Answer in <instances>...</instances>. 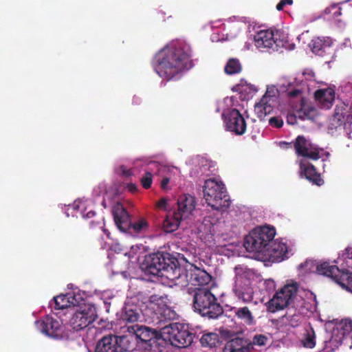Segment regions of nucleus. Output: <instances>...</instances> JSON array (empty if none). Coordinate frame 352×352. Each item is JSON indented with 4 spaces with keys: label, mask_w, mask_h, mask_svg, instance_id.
<instances>
[{
    "label": "nucleus",
    "mask_w": 352,
    "mask_h": 352,
    "mask_svg": "<svg viewBox=\"0 0 352 352\" xmlns=\"http://www.w3.org/2000/svg\"><path fill=\"white\" fill-rule=\"evenodd\" d=\"M153 64L160 77L172 80L183 71L192 67L190 47L182 43H170L155 54Z\"/></svg>",
    "instance_id": "obj_1"
},
{
    "label": "nucleus",
    "mask_w": 352,
    "mask_h": 352,
    "mask_svg": "<svg viewBox=\"0 0 352 352\" xmlns=\"http://www.w3.org/2000/svg\"><path fill=\"white\" fill-rule=\"evenodd\" d=\"M182 267L177 258L170 253L157 252L146 258L145 271L153 276L165 277L175 282L179 277Z\"/></svg>",
    "instance_id": "obj_2"
},
{
    "label": "nucleus",
    "mask_w": 352,
    "mask_h": 352,
    "mask_svg": "<svg viewBox=\"0 0 352 352\" xmlns=\"http://www.w3.org/2000/svg\"><path fill=\"white\" fill-rule=\"evenodd\" d=\"M195 311L204 317L215 319L223 314V308L210 287L195 288L193 295Z\"/></svg>",
    "instance_id": "obj_3"
},
{
    "label": "nucleus",
    "mask_w": 352,
    "mask_h": 352,
    "mask_svg": "<svg viewBox=\"0 0 352 352\" xmlns=\"http://www.w3.org/2000/svg\"><path fill=\"white\" fill-rule=\"evenodd\" d=\"M159 323L163 339L168 340L173 346L186 348L192 343L194 336L184 324L171 322L166 318Z\"/></svg>",
    "instance_id": "obj_4"
},
{
    "label": "nucleus",
    "mask_w": 352,
    "mask_h": 352,
    "mask_svg": "<svg viewBox=\"0 0 352 352\" xmlns=\"http://www.w3.org/2000/svg\"><path fill=\"white\" fill-rule=\"evenodd\" d=\"M204 197L208 205L216 210L225 211L231 204L225 185L213 179L205 182Z\"/></svg>",
    "instance_id": "obj_5"
},
{
    "label": "nucleus",
    "mask_w": 352,
    "mask_h": 352,
    "mask_svg": "<svg viewBox=\"0 0 352 352\" xmlns=\"http://www.w3.org/2000/svg\"><path fill=\"white\" fill-rule=\"evenodd\" d=\"M276 230L270 226H263L253 229L245 237L244 247L248 252L263 254L273 243Z\"/></svg>",
    "instance_id": "obj_6"
},
{
    "label": "nucleus",
    "mask_w": 352,
    "mask_h": 352,
    "mask_svg": "<svg viewBox=\"0 0 352 352\" xmlns=\"http://www.w3.org/2000/svg\"><path fill=\"white\" fill-rule=\"evenodd\" d=\"M212 276L204 270L189 263L181 268L179 277L176 280L175 284L182 286L193 285L195 288L210 287Z\"/></svg>",
    "instance_id": "obj_7"
},
{
    "label": "nucleus",
    "mask_w": 352,
    "mask_h": 352,
    "mask_svg": "<svg viewBox=\"0 0 352 352\" xmlns=\"http://www.w3.org/2000/svg\"><path fill=\"white\" fill-rule=\"evenodd\" d=\"M152 322L157 325L156 328H151L143 325L131 324L127 326V331L135 333L136 337L144 342L149 347L150 351H155V347L157 346V341L163 338L162 333L159 326L160 322L164 321L158 316V314L154 312L153 316L151 317Z\"/></svg>",
    "instance_id": "obj_8"
},
{
    "label": "nucleus",
    "mask_w": 352,
    "mask_h": 352,
    "mask_svg": "<svg viewBox=\"0 0 352 352\" xmlns=\"http://www.w3.org/2000/svg\"><path fill=\"white\" fill-rule=\"evenodd\" d=\"M299 285L296 282L287 283L276 292L266 304L268 311L275 313L294 303Z\"/></svg>",
    "instance_id": "obj_9"
},
{
    "label": "nucleus",
    "mask_w": 352,
    "mask_h": 352,
    "mask_svg": "<svg viewBox=\"0 0 352 352\" xmlns=\"http://www.w3.org/2000/svg\"><path fill=\"white\" fill-rule=\"evenodd\" d=\"M256 47L262 51H278L280 47L287 48V41L284 34L278 30H263L254 36Z\"/></svg>",
    "instance_id": "obj_10"
},
{
    "label": "nucleus",
    "mask_w": 352,
    "mask_h": 352,
    "mask_svg": "<svg viewBox=\"0 0 352 352\" xmlns=\"http://www.w3.org/2000/svg\"><path fill=\"white\" fill-rule=\"evenodd\" d=\"M318 274L330 278L342 288L352 292V272L349 270H340L336 265L329 262H322L316 265Z\"/></svg>",
    "instance_id": "obj_11"
},
{
    "label": "nucleus",
    "mask_w": 352,
    "mask_h": 352,
    "mask_svg": "<svg viewBox=\"0 0 352 352\" xmlns=\"http://www.w3.org/2000/svg\"><path fill=\"white\" fill-rule=\"evenodd\" d=\"M96 308L91 304L79 306L69 320L70 326L74 331H80L94 322L97 318Z\"/></svg>",
    "instance_id": "obj_12"
},
{
    "label": "nucleus",
    "mask_w": 352,
    "mask_h": 352,
    "mask_svg": "<svg viewBox=\"0 0 352 352\" xmlns=\"http://www.w3.org/2000/svg\"><path fill=\"white\" fill-rule=\"evenodd\" d=\"M112 214L116 226L121 231L124 232L131 227L135 232L139 233L148 228L147 222L143 219L131 224L129 215L122 205L115 206L113 208Z\"/></svg>",
    "instance_id": "obj_13"
},
{
    "label": "nucleus",
    "mask_w": 352,
    "mask_h": 352,
    "mask_svg": "<svg viewBox=\"0 0 352 352\" xmlns=\"http://www.w3.org/2000/svg\"><path fill=\"white\" fill-rule=\"evenodd\" d=\"M36 329L42 333L55 339L63 337L65 327L62 321L51 316H45L35 322Z\"/></svg>",
    "instance_id": "obj_14"
},
{
    "label": "nucleus",
    "mask_w": 352,
    "mask_h": 352,
    "mask_svg": "<svg viewBox=\"0 0 352 352\" xmlns=\"http://www.w3.org/2000/svg\"><path fill=\"white\" fill-rule=\"evenodd\" d=\"M222 116L227 131L236 135H242L245 133L246 121L239 110L236 109H228L223 113Z\"/></svg>",
    "instance_id": "obj_15"
},
{
    "label": "nucleus",
    "mask_w": 352,
    "mask_h": 352,
    "mask_svg": "<svg viewBox=\"0 0 352 352\" xmlns=\"http://www.w3.org/2000/svg\"><path fill=\"white\" fill-rule=\"evenodd\" d=\"M351 109V107L343 102L336 104L334 113L329 120V129L333 130L339 127L344 129L346 125H350L352 123Z\"/></svg>",
    "instance_id": "obj_16"
},
{
    "label": "nucleus",
    "mask_w": 352,
    "mask_h": 352,
    "mask_svg": "<svg viewBox=\"0 0 352 352\" xmlns=\"http://www.w3.org/2000/svg\"><path fill=\"white\" fill-rule=\"evenodd\" d=\"M124 339V337L111 334L103 336L98 341L95 352H126Z\"/></svg>",
    "instance_id": "obj_17"
},
{
    "label": "nucleus",
    "mask_w": 352,
    "mask_h": 352,
    "mask_svg": "<svg viewBox=\"0 0 352 352\" xmlns=\"http://www.w3.org/2000/svg\"><path fill=\"white\" fill-rule=\"evenodd\" d=\"M294 147L296 154L311 160H318L320 159V150L318 147L313 145L309 140H307L302 135H298L294 142Z\"/></svg>",
    "instance_id": "obj_18"
},
{
    "label": "nucleus",
    "mask_w": 352,
    "mask_h": 352,
    "mask_svg": "<svg viewBox=\"0 0 352 352\" xmlns=\"http://www.w3.org/2000/svg\"><path fill=\"white\" fill-rule=\"evenodd\" d=\"M275 100L276 95L274 90L270 91L267 89L259 102L254 106V111L259 118H264L273 111V104Z\"/></svg>",
    "instance_id": "obj_19"
},
{
    "label": "nucleus",
    "mask_w": 352,
    "mask_h": 352,
    "mask_svg": "<svg viewBox=\"0 0 352 352\" xmlns=\"http://www.w3.org/2000/svg\"><path fill=\"white\" fill-rule=\"evenodd\" d=\"M194 197L190 195H182L177 200V208L173 210L184 220L192 214L195 208Z\"/></svg>",
    "instance_id": "obj_20"
},
{
    "label": "nucleus",
    "mask_w": 352,
    "mask_h": 352,
    "mask_svg": "<svg viewBox=\"0 0 352 352\" xmlns=\"http://www.w3.org/2000/svg\"><path fill=\"white\" fill-rule=\"evenodd\" d=\"M236 296L244 302H250L254 298V290L250 286L249 280H242V278H237L233 287Z\"/></svg>",
    "instance_id": "obj_21"
},
{
    "label": "nucleus",
    "mask_w": 352,
    "mask_h": 352,
    "mask_svg": "<svg viewBox=\"0 0 352 352\" xmlns=\"http://www.w3.org/2000/svg\"><path fill=\"white\" fill-rule=\"evenodd\" d=\"M253 350L251 341L243 338L236 337L225 344L223 352H250Z\"/></svg>",
    "instance_id": "obj_22"
},
{
    "label": "nucleus",
    "mask_w": 352,
    "mask_h": 352,
    "mask_svg": "<svg viewBox=\"0 0 352 352\" xmlns=\"http://www.w3.org/2000/svg\"><path fill=\"white\" fill-rule=\"evenodd\" d=\"M300 175H304L312 184L318 186L324 184V180L322 179L320 174L316 171L315 166L312 164L301 160L300 162Z\"/></svg>",
    "instance_id": "obj_23"
},
{
    "label": "nucleus",
    "mask_w": 352,
    "mask_h": 352,
    "mask_svg": "<svg viewBox=\"0 0 352 352\" xmlns=\"http://www.w3.org/2000/svg\"><path fill=\"white\" fill-rule=\"evenodd\" d=\"M287 247L285 243L274 241L269 245L264 252V254L268 256L270 258L280 262L287 258Z\"/></svg>",
    "instance_id": "obj_24"
},
{
    "label": "nucleus",
    "mask_w": 352,
    "mask_h": 352,
    "mask_svg": "<svg viewBox=\"0 0 352 352\" xmlns=\"http://www.w3.org/2000/svg\"><path fill=\"white\" fill-rule=\"evenodd\" d=\"M231 311L234 313L237 320L248 326L254 325L256 323L255 318L248 306L241 307H232Z\"/></svg>",
    "instance_id": "obj_25"
},
{
    "label": "nucleus",
    "mask_w": 352,
    "mask_h": 352,
    "mask_svg": "<svg viewBox=\"0 0 352 352\" xmlns=\"http://www.w3.org/2000/svg\"><path fill=\"white\" fill-rule=\"evenodd\" d=\"M333 43V40L329 36H318L314 38L309 44L311 51L318 55H322L327 47H329Z\"/></svg>",
    "instance_id": "obj_26"
},
{
    "label": "nucleus",
    "mask_w": 352,
    "mask_h": 352,
    "mask_svg": "<svg viewBox=\"0 0 352 352\" xmlns=\"http://www.w3.org/2000/svg\"><path fill=\"white\" fill-rule=\"evenodd\" d=\"M316 101L321 104L322 108L329 109L335 98V93L331 89H318L314 93Z\"/></svg>",
    "instance_id": "obj_27"
},
{
    "label": "nucleus",
    "mask_w": 352,
    "mask_h": 352,
    "mask_svg": "<svg viewBox=\"0 0 352 352\" xmlns=\"http://www.w3.org/2000/svg\"><path fill=\"white\" fill-rule=\"evenodd\" d=\"M183 220L181 216L173 210L168 212L165 219L163 221V230L166 232H173L177 230L181 221Z\"/></svg>",
    "instance_id": "obj_28"
},
{
    "label": "nucleus",
    "mask_w": 352,
    "mask_h": 352,
    "mask_svg": "<svg viewBox=\"0 0 352 352\" xmlns=\"http://www.w3.org/2000/svg\"><path fill=\"white\" fill-rule=\"evenodd\" d=\"M54 309H63L67 307L78 305V301L74 295L71 294H60L54 298Z\"/></svg>",
    "instance_id": "obj_29"
},
{
    "label": "nucleus",
    "mask_w": 352,
    "mask_h": 352,
    "mask_svg": "<svg viewBox=\"0 0 352 352\" xmlns=\"http://www.w3.org/2000/svg\"><path fill=\"white\" fill-rule=\"evenodd\" d=\"M167 297L166 296L159 295V294H153L148 298V306L151 309H155V307H157V310H155L153 312H156L158 314V316L161 318L162 313L161 310L163 309L166 305V300ZM154 313H153V314Z\"/></svg>",
    "instance_id": "obj_30"
},
{
    "label": "nucleus",
    "mask_w": 352,
    "mask_h": 352,
    "mask_svg": "<svg viewBox=\"0 0 352 352\" xmlns=\"http://www.w3.org/2000/svg\"><path fill=\"white\" fill-rule=\"evenodd\" d=\"M140 318L138 310L133 309L131 306H126L122 315V320L126 323V327L129 323H135Z\"/></svg>",
    "instance_id": "obj_31"
},
{
    "label": "nucleus",
    "mask_w": 352,
    "mask_h": 352,
    "mask_svg": "<svg viewBox=\"0 0 352 352\" xmlns=\"http://www.w3.org/2000/svg\"><path fill=\"white\" fill-rule=\"evenodd\" d=\"M200 342L202 346L214 348L219 344L220 338L216 333H206L201 336Z\"/></svg>",
    "instance_id": "obj_32"
},
{
    "label": "nucleus",
    "mask_w": 352,
    "mask_h": 352,
    "mask_svg": "<svg viewBox=\"0 0 352 352\" xmlns=\"http://www.w3.org/2000/svg\"><path fill=\"white\" fill-rule=\"evenodd\" d=\"M301 342L305 348L312 349L316 346V334L312 327L310 326L306 329Z\"/></svg>",
    "instance_id": "obj_33"
},
{
    "label": "nucleus",
    "mask_w": 352,
    "mask_h": 352,
    "mask_svg": "<svg viewBox=\"0 0 352 352\" xmlns=\"http://www.w3.org/2000/svg\"><path fill=\"white\" fill-rule=\"evenodd\" d=\"M242 70V66L237 58H230L228 60L224 71L228 75L239 74Z\"/></svg>",
    "instance_id": "obj_34"
},
{
    "label": "nucleus",
    "mask_w": 352,
    "mask_h": 352,
    "mask_svg": "<svg viewBox=\"0 0 352 352\" xmlns=\"http://www.w3.org/2000/svg\"><path fill=\"white\" fill-rule=\"evenodd\" d=\"M324 13L330 14L333 19H336L342 15V8L338 4H332L325 8Z\"/></svg>",
    "instance_id": "obj_35"
},
{
    "label": "nucleus",
    "mask_w": 352,
    "mask_h": 352,
    "mask_svg": "<svg viewBox=\"0 0 352 352\" xmlns=\"http://www.w3.org/2000/svg\"><path fill=\"white\" fill-rule=\"evenodd\" d=\"M300 305H297V307L296 305L292 306V308H289L288 311L287 312V315L289 316H297L300 314H303L305 313V306H303V304H305V301L303 300H300Z\"/></svg>",
    "instance_id": "obj_36"
},
{
    "label": "nucleus",
    "mask_w": 352,
    "mask_h": 352,
    "mask_svg": "<svg viewBox=\"0 0 352 352\" xmlns=\"http://www.w3.org/2000/svg\"><path fill=\"white\" fill-rule=\"evenodd\" d=\"M140 183L145 189L151 188L153 183V175L150 171H146L140 179Z\"/></svg>",
    "instance_id": "obj_37"
},
{
    "label": "nucleus",
    "mask_w": 352,
    "mask_h": 352,
    "mask_svg": "<svg viewBox=\"0 0 352 352\" xmlns=\"http://www.w3.org/2000/svg\"><path fill=\"white\" fill-rule=\"evenodd\" d=\"M268 340V338L266 336L263 334H256L253 338L252 341H251L252 346L254 347V345L258 346H265Z\"/></svg>",
    "instance_id": "obj_38"
},
{
    "label": "nucleus",
    "mask_w": 352,
    "mask_h": 352,
    "mask_svg": "<svg viewBox=\"0 0 352 352\" xmlns=\"http://www.w3.org/2000/svg\"><path fill=\"white\" fill-rule=\"evenodd\" d=\"M341 329L343 334H347L352 331V320L344 319L340 322Z\"/></svg>",
    "instance_id": "obj_39"
},
{
    "label": "nucleus",
    "mask_w": 352,
    "mask_h": 352,
    "mask_svg": "<svg viewBox=\"0 0 352 352\" xmlns=\"http://www.w3.org/2000/svg\"><path fill=\"white\" fill-rule=\"evenodd\" d=\"M302 91L298 88H289L287 90V95L291 98H295L300 96Z\"/></svg>",
    "instance_id": "obj_40"
},
{
    "label": "nucleus",
    "mask_w": 352,
    "mask_h": 352,
    "mask_svg": "<svg viewBox=\"0 0 352 352\" xmlns=\"http://www.w3.org/2000/svg\"><path fill=\"white\" fill-rule=\"evenodd\" d=\"M269 124L272 126L280 128L283 125V121L280 117H272L269 120Z\"/></svg>",
    "instance_id": "obj_41"
},
{
    "label": "nucleus",
    "mask_w": 352,
    "mask_h": 352,
    "mask_svg": "<svg viewBox=\"0 0 352 352\" xmlns=\"http://www.w3.org/2000/svg\"><path fill=\"white\" fill-rule=\"evenodd\" d=\"M293 3V0H280L279 1V3L276 5V9L278 10V11H281L283 10L284 7L286 6V5H292Z\"/></svg>",
    "instance_id": "obj_42"
},
{
    "label": "nucleus",
    "mask_w": 352,
    "mask_h": 352,
    "mask_svg": "<svg viewBox=\"0 0 352 352\" xmlns=\"http://www.w3.org/2000/svg\"><path fill=\"white\" fill-rule=\"evenodd\" d=\"M287 123L288 124H294L297 122L296 116L294 113H288L287 115V119H286Z\"/></svg>",
    "instance_id": "obj_43"
},
{
    "label": "nucleus",
    "mask_w": 352,
    "mask_h": 352,
    "mask_svg": "<svg viewBox=\"0 0 352 352\" xmlns=\"http://www.w3.org/2000/svg\"><path fill=\"white\" fill-rule=\"evenodd\" d=\"M166 205H167V199L162 197L161 198L157 203L156 206L162 210L166 209Z\"/></svg>",
    "instance_id": "obj_44"
},
{
    "label": "nucleus",
    "mask_w": 352,
    "mask_h": 352,
    "mask_svg": "<svg viewBox=\"0 0 352 352\" xmlns=\"http://www.w3.org/2000/svg\"><path fill=\"white\" fill-rule=\"evenodd\" d=\"M120 171L122 176L126 177H130L132 175V170L131 169H127L124 166H121L120 167Z\"/></svg>",
    "instance_id": "obj_45"
},
{
    "label": "nucleus",
    "mask_w": 352,
    "mask_h": 352,
    "mask_svg": "<svg viewBox=\"0 0 352 352\" xmlns=\"http://www.w3.org/2000/svg\"><path fill=\"white\" fill-rule=\"evenodd\" d=\"M170 182V179L168 177H164L162 179L160 184V187L162 189L165 190L167 188V186Z\"/></svg>",
    "instance_id": "obj_46"
},
{
    "label": "nucleus",
    "mask_w": 352,
    "mask_h": 352,
    "mask_svg": "<svg viewBox=\"0 0 352 352\" xmlns=\"http://www.w3.org/2000/svg\"><path fill=\"white\" fill-rule=\"evenodd\" d=\"M128 188L131 192H135L138 189L137 186L132 183L128 184Z\"/></svg>",
    "instance_id": "obj_47"
},
{
    "label": "nucleus",
    "mask_w": 352,
    "mask_h": 352,
    "mask_svg": "<svg viewBox=\"0 0 352 352\" xmlns=\"http://www.w3.org/2000/svg\"><path fill=\"white\" fill-rule=\"evenodd\" d=\"M96 214V212L94 210L89 211L85 215H83L85 218H92Z\"/></svg>",
    "instance_id": "obj_48"
},
{
    "label": "nucleus",
    "mask_w": 352,
    "mask_h": 352,
    "mask_svg": "<svg viewBox=\"0 0 352 352\" xmlns=\"http://www.w3.org/2000/svg\"><path fill=\"white\" fill-rule=\"evenodd\" d=\"M308 75L309 78L307 79H311L314 77V73L312 71L305 72L303 73V75Z\"/></svg>",
    "instance_id": "obj_49"
},
{
    "label": "nucleus",
    "mask_w": 352,
    "mask_h": 352,
    "mask_svg": "<svg viewBox=\"0 0 352 352\" xmlns=\"http://www.w3.org/2000/svg\"><path fill=\"white\" fill-rule=\"evenodd\" d=\"M223 336H226V337H230V335H231V332L230 331H223Z\"/></svg>",
    "instance_id": "obj_50"
},
{
    "label": "nucleus",
    "mask_w": 352,
    "mask_h": 352,
    "mask_svg": "<svg viewBox=\"0 0 352 352\" xmlns=\"http://www.w3.org/2000/svg\"><path fill=\"white\" fill-rule=\"evenodd\" d=\"M104 232L106 233L107 236L108 238H109V234H110V233H109V232H107L106 230H104Z\"/></svg>",
    "instance_id": "obj_51"
}]
</instances>
